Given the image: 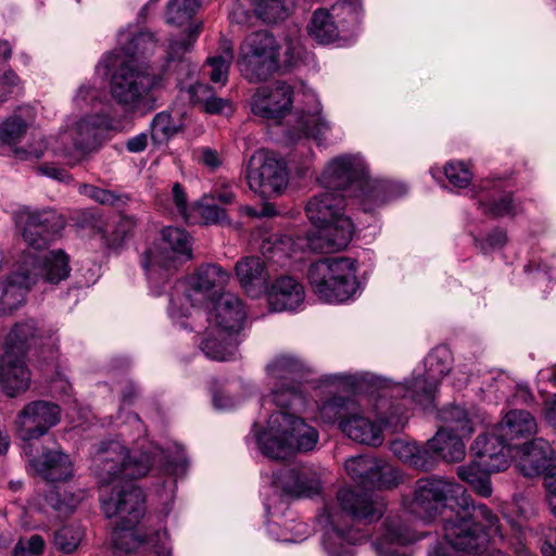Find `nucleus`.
Returning a JSON list of instances; mask_svg holds the SVG:
<instances>
[{
  "mask_svg": "<svg viewBox=\"0 0 556 556\" xmlns=\"http://www.w3.org/2000/svg\"><path fill=\"white\" fill-rule=\"evenodd\" d=\"M304 369V363L290 354L277 355L266 366L269 393L262 399V409L269 412L273 405L277 409L270 413L266 427L260 420L253 424L251 438L267 458L286 459L296 452H309L318 442L317 430L289 412L305 403L296 380Z\"/></svg>",
  "mask_w": 556,
  "mask_h": 556,
  "instance_id": "nucleus-1",
  "label": "nucleus"
},
{
  "mask_svg": "<svg viewBox=\"0 0 556 556\" xmlns=\"http://www.w3.org/2000/svg\"><path fill=\"white\" fill-rule=\"evenodd\" d=\"M17 223L23 227L25 242L35 252L24 253L20 270L0 279V317L23 306L31 286L39 282L58 285L71 271L68 256L62 250L39 253L64 227L56 213L25 208L18 213Z\"/></svg>",
  "mask_w": 556,
  "mask_h": 556,
  "instance_id": "nucleus-2",
  "label": "nucleus"
},
{
  "mask_svg": "<svg viewBox=\"0 0 556 556\" xmlns=\"http://www.w3.org/2000/svg\"><path fill=\"white\" fill-rule=\"evenodd\" d=\"M189 43L170 41L153 63L126 60L114 50L101 58L96 74L110 75V94L126 111L152 106L156 93L166 88L169 73L189 64Z\"/></svg>",
  "mask_w": 556,
  "mask_h": 556,
  "instance_id": "nucleus-3",
  "label": "nucleus"
},
{
  "mask_svg": "<svg viewBox=\"0 0 556 556\" xmlns=\"http://www.w3.org/2000/svg\"><path fill=\"white\" fill-rule=\"evenodd\" d=\"M154 466H161L173 476L182 475L187 459L182 454L172 459L162 448L130 452L117 440L102 442L93 456V469L100 483V496L103 489L118 491L126 485H135L130 480L146 476Z\"/></svg>",
  "mask_w": 556,
  "mask_h": 556,
  "instance_id": "nucleus-4",
  "label": "nucleus"
},
{
  "mask_svg": "<svg viewBox=\"0 0 556 556\" xmlns=\"http://www.w3.org/2000/svg\"><path fill=\"white\" fill-rule=\"evenodd\" d=\"M337 498L341 510L327 507L319 517L325 525L323 547L328 556H354V546L363 535L348 529L346 518L370 523L382 516L386 505L372 493H356L351 489L339 490Z\"/></svg>",
  "mask_w": 556,
  "mask_h": 556,
  "instance_id": "nucleus-5",
  "label": "nucleus"
},
{
  "mask_svg": "<svg viewBox=\"0 0 556 556\" xmlns=\"http://www.w3.org/2000/svg\"><path fill=\"white\" fill-rule=\"evenodd\" d=\"M301 52L296 36H287L280 42L266 30L254 31L241 43L237 66L248 81L258 83L275 72L291 67L300 59Z\"/></svg>",
  "mask_w": 556,
  "mask_h": 556,
  "instance_id": "nucleus-6",
  "label": "nucleus"
},
{
  "mask_svg": "<svg viewBox=\"0 0 556 556\" xmlns=\"http://www.w3.org/2000/svg\"><path fill=\"white\" fill-rule=\"evenodd\" d=\"M210 326L201 342V350L214 361H228L236 354L237 334L242 328L245 311L241 300L232 293H222L208 312Z\"/></svg>",
  "mask_w": 556,
  "mask_h": 556,
  "instance_id": "nucleus-7",
  "label": "nucleus"
},
{
  "mask_svg": "<svg viewBox=\"0 0 556 556\" xmlns=\"http://www.w3.org/2000/svg\"><path fill=\"white\" fill-rule=\"evenodd\" d=\"M452 355L446 346L433 349L425 359V369L413 371L412 380L405 383L393 382L388 378H379L383 389L391 392V396H402L425 408L432 405L438 382L450 371Z\"/></svg>",
  "mask_w": 556,
  "mask_h": 556,
  "instance_id": "nucleus-8",
  "label": "nucleus"
},
{
  "mask_svg": "<svg viewBox=\"0 0 556 556\" xmlns=\"http://www.w3.org/2000/svg\"><path fill=\"white\" fill-rule=\"evenodd\" d=\"M355 261L350 257L321 258L309 266L308 281L319 300L342 303L358 291Z\"/></svg>",
  "mask_w": 556,
  "mask_h": 556,
  "instance_id": "nucleus-9",
  "label": "nucleus"
},
{
  "mask_svg": "<svg viewBox=\"0 0 556 556\" xmlns=\"http://www.w3.org/2000/svg\"><path fill=\"white\" fill-rule=\"evenodd\" d=\"M191 258V241L186 230L178 227H165L157 245L146 251L141 263L152 289L167 281L178 266ZM156 295L160 290L154 291Z\"/></svg>",
  "mask_w": 556,
  "mask_h": 556,
  "instance_id": "nucleus-10",
  "label": "nucleus"
},
{
  "mask_svg": "<svg viewBox=\"0 0 556 556\" xmlns=\"http://www.w3.org/2000/svg\"><path fill=\"white\" fill-rule=\"evenodd\" d=\"M229 273L217 264L201 265L185 282H178L170 294L168 314L173 320L186 317L190 308L213 300L229 281Z\"/></svg>",
  "mask_w": 556,
  "mask_h": 556,
  "instance_id": "nucleus-11",
  "label": "nucleus"
},
{
  "mask_svg": "<svg viewBox=\"0 0 556 556\" xmlns=\"http://www.w3.org/2000/svg\"><path fill=\"white\" fill-rule=\"evenodd\" d=\"M465 489L453 480L442 477L419 479L413 495L404 501L407 513L430 522L444 510L451 511L465 498Z\"/></svg>",
  "mask_w": 556,
  "mask_h": 556,
  "instance_id": "nucleus-12",
  "label": "nucleus"
},
{
  "mask_svg": "<svg viewBox=\"0 0 556 556\" xmlns=\"http://www.w3.org/2000/svg\"><path fill=\"white\" fill-rule=\"evenodd\" d=\"M245 179L250 189L264 199L279 195L288 186L286 163L275 153L257 151L249 161Z\"/></svg>",
  "mask_w": 556,
  "mask_h": 556,
  "instance_id": "nucleus-13",
  "label": "nucleus"
},
{
  "mask_svg": "<svg viewBox=\"0 0 556 556\" xmlns=\"http://www.w3.org/2000/svg\"><path fill=\"white\" fill-rule=\"evenodd\" d=\"M366 170L367 166L361 156L339 155L328 162L318 181L324 189L353 199L366 178Z\"/></svg>",
  "mask_w": 556,
  "mask_h": 556,
  "instance_id": "nucleus-14",
  "label": "nucleus"
},
{
  "mask_svg": "<svg viewBox=\"0 0 556 556\" xmlns=\"http://www.w3.org/2000/svg\"><path fill=\"white\" fill-rule=\"evenodd\" d=\"M61 418L59 405L34 401L24 406L15 420L16 435L23 442L25 455H31L33 441L45 435Z\"/></svg>",
  "mask_w": 556,
  "mask_h": 556,
  "instance_id": "nucleus-15",
  "label": "nucleus"
},
{
  "mask_svg": "<svg viewBox=\"0 0 556 556\" xmlns=\"http://www.w3.org/2000/svg\"><path fill=\"white\" fill-rule=\"evenodd\" d=\"M357 18V5L348 0H340L329 11L316 10L307 25V31L319 43H330L339 38L345 39V25H355Z\"/></svg>",
  "mask_w": 556,
  "mask_h": 556,
  "instance_id": "nucleus-16",
  "label": "nucleus"
},
{
  "mask_svg": "<svg viewBox=\"0 0 556 556\" xmlns=\"http://www.w3.org/2000/svg\"><path fill=\"white\" fill-rule=\"evenodd\" d=\"M292 104L293 88L282 80L257 87L250 99V110L255 116L273 121L285 117Z\"/></svg>",
  "mask_w": 556,
  "mask_h": 556,
  "instance_id": "nucleus-17",
  "label": "nucleus"
},
{
  "mask_svg": "<svg viewBox=\"0 0 556 556\" xmlns=\"http://www.w3.org/2000/svg\"><path fill=\"white\" fill-rule=\"evenodd\" d=\"M110 118L105 114L96 113L84 115L74 122L61 135V141H71L73 149L79 154L74 160H68L72 166L79 162L80 156L93 151L100 144L101 134L109 127Z\"/></svg>",
  "mask_w": 556,
  "mask_h": 556,
  "instance_id": "nucleus-18",
  "label": "nucleus"
},
{
  "mask_svg": "<svg viewBox=\"0 0 556 556\" xmlns=\"http://www.w3.org/2000/svg\"><path fill=\"white\" fill-rule=\"evenodd\" d=\"M315 227L316 229L307 237L308 245L312 250L321 253L344 250L355 232V225L346 213Z\"/></svg>",
  "mask_w": 556,
  "mask_h": 556,
  "instance_id": "nucleus-19",
  "label": "nucleus"
},
{
  "mask_svg": "<svg viewBox=\"0 0 556 556\" xmlns=\"http://www.w3.org/2000/svg\"><path fill=\"white\" fill-rule=\"evenodd\" d=\"M383 528L381 536L372 543L378 556H410L408 545L422 538L401 516L389 517Z\"/></svg>",
  "mask_w": 556,
  "mask_h": 556,
  "instance_id": "nucleus-20",
  "label": "nucleus"
},
{
  "mask_svg": "<svg viewBox=\"0 0 556 556\" xmlns=\"http://www.w3.org/2000/svg\"><path fill=\"white\" fill-rule=\"evenodd\" d=\"M511 450V444L500 435L495 427L488 433L478 435L471 445L473 457L480 460V465L496 471L508 468Z\"/></svg>",
  "mask_w": 556,
  "mask_h": 556,
  "instance_id": "nucleus-21",
  "label": "nucleus"
},
{
  "mask_svg": "<svg viewBox=\"0 0 556 556\" xmlns=\"http://www.w3.org/2000/svg\"><path fill=\"white\" fill-rule=\"evenodd\" d=\"M275 484L291 496H313L321 490L319 472L312 466L299 465L281 469L275 476Z\"/></svg>",
  "mask_w": 556,
  "mask_h": 556,
  "instance_id": "nucleus-22",
  "label": "nucleus"
},
{
  "mask_svg": "<svg viewBox=\"0 0 556 556\" xmlns=\"http://www.w3.org/2000/svg\"><path fill=\"white\" fill-rule=\"evenodd\" d=\"M30 380L25 355L8 350L0 352V384L5 395L14 397L26 392Z\"/></svg>",
  "mask_w": 556,
  "mask_h": 556,
  "instance_id": "nucleus-23",
  "label": "nucleus"
},
{
  "mask_svg": "<svg viewBox=\"0 0 556 556\" xmlns=\"http://www.w3.org/2000/svg\"><path fill=\"white\" fill-rule=\"evenodd\" d=\"M403 192L402 186L383 179H372L366 170V178L356 191V197L349 200L351 205H357L364 212H372Z\"/></svg>",
  "mask_w": 556,
  "mask_h": 556,
  "instance_id": "nucleus-24",
  "label": "nucleus"
},
{
  "mask_svg": "<svg viewBox=\"0 0 556 556\" xmlns=\"http://www.w3.org/2000/svg\"><path fill=\"white\" fill-rule=\"evenodd\" d=\"M517 453L519 454L517 467L525 477L540 476L544 472H548L553 467V448L551 444L542 438L517 447Z\"/></svg>",
  "mask_w": 556,
  "mask_h": 556,
  "instance_id": "nucleus-25",
  "label": "nucleus"
},
{
  "mask_svg": "<svg viewBox=\"0 0 556 556\" xmlns=\"http://www.w3.org/2000/svg\"><path fill=\"white\" fill-rule=\"evenodd\" d=\"M200 0H169L167 3L166 22L184 28L180 36H172L167 39L170 41L186 42L189 41L190 49L197 40L200 26L191 22L197 9L200 8Z\"/></svg>",
  "mask_w": 556,
  "mask_h": 556,
  "instance_id": "nucleus-26",
  "label": "nucleus"
},
{
  "mask_svg": "<svg viewBox=\"0 0 556 556\" xmlns=\"http://www.w3.org/2000/svg\"><path fill=\"white\" fill-rule=\"evenodd\" d=\"M28 456L30 467L47 481L67 480L74 473L70 456L60 448H45L39 457Z\"/></svg>",
  "mask_w": 556,
  "mask_h": 556,
  "instance_id": "nucleus-27",
  "label": "nucleus"
},
{
  "mask_svg": "<svg viewBox=\"0 0 556 556\" xmlns=\"http://www.w3.org/2000/svg\"><path fill=\"white\" fill-rule=\"evenodd\" d=\"M349 205L348 197L325 189L307 201L305 212L311 223L317 226L345 214Z\"/></svg>",
  "mask_w": 556,
  "mask_h": 556,
  "instance_id": "nucleus-28",
  "label": "nucleus"
},
{
  "mask_svg": "<svg viewBox=\"0 0 556 556\" xmlns=\"http://www.w3.org/2000/svg\"><path fill=\"white\" fill-rule=\"evenodd\" d=\"M304 300V287L291 276H280L268 291V305L274 312L296 311Z\"/></svg>",
  "mask_w": 556,
  "mask_h": 556,
  "instance_id": "nucleus-29",
  "label": "nucleus"
},
{
  "mask_svg": "<svg viewBox=\"0 0 556 556\" xmlns=\"http://www.w3.org/2000/svg\"><path fill=\"white\" fill-rule=\"evenodd\" d=\"M118 48L116 49L121 54L124 52L128 60L137 62L151 63L150 60L155 55L160 49V40L155 34L149 30L132 34L128 30H121L117 37Z\"/></svg>",
  "mask_w": 556,
  "mask_h": 556,
  "instance_id": "nucleus-30",
  "label": "nucleus"
},
{
  "mask_svg": "<svg viewBox=\"0 0 556 556\" xmlns=\"http://www.w3.org/2000/svg\"><path fill=\"white\" fill-rule=\"evenodd\" d=\"M340 430L361 444L379 446L383 442L381 424L363 416L356 407L348 418L340 421Z\"/></svg>",
  "mask_w": 556,
  "mask_h": 556,
  "instance_id": "nucleus-31",
  "label": "nucleus"
},
{
  "mask_svg": "<svg viewBox=\"0 0 556 556\" xmlns=\"http://www.w3.org/2000/svg\"><path fill=\"white\" fill-rule=\"evenodd\" d=\"M479 207L486 215L502 217L514 215L516 205L509 192H504L500 181H482L477 194Z\"/></svg>",
  "mask_w": 556,
  "mask_h": 556,
  "instance_id": "nucleus-32",
  "label": "nucleus"
},
{
  "mask_svg": "<svg viewBox=\"0 0 556 556\" xmlns=\"http://www.w3.org/2000/svg\"><path fill=\"white\" fill-rule=\"evenodd\" d=\"M235 270L241 287L251 296H257L267 286L269 268L260 257H242L237 262Z\"/></svg>",
  "mask_w": 556,
  "mask_h": 556,
  "instance_id": "nucleus-33",
  "label": "nucleus"
},
{
  "mask_svg": "<svg viewBox=\"0 0 556 556\" xmlns=\"http://www.w3.org/2000/svg\"><path fill=\"white\" fill-rule=\"evenodd\" d=\"M307 108L298 119V127L305 137L313 138L318 143L327 140L331 131V123L321 114V105L314 92L306 94Z\"/></svg>",
  "mask_w": 556,
  "mask_h": 556,
  "instance_id": "nucleus-34",
  "label": "nucleus"
},
{
  "mask_svg": "<svg viewBox=\"0 0 556 556\" xmlns=\"http://www.w3.org/2000/svg\"><path fill=\"white\" fill-rule=\"evenodd\" d=\"M348 475L358 484H379L381 476L387 473L390 468L375 457L359 455L349 458L345 462Z\"/></svg>",
  "mask_w": 556,
  "mask_h": 556,
  "instance_id": "nucleus-35",
  "label": "nucleus"
},
{
  "mask_svg": "<svg viewBox=\"0 0 556 556\" xmlns=\"http://www.w3.org/2000/svg\"><path fill=\"white\" fill-rule=\"evenodd\" d=\"M495 428L500 435L510 443L516 439L528 438L534 434L536 432V421L527 410L511 409Z\"/></svg>",
  "mask_w": 556,
  "mask_h": 556,
  "instance_id": "nucleus-36",
  "label": "nucleus"
},
{
  "mask_svg": "<svg viewBox=\"0 0 556 556\" xmlns=\"http://www.w3.org/2000/svg\"><path fill=\"white\" fill-rule=\"evenodd\" d=\"M38 334L39 329L35 320L16 323L8 333L0 332V352L8 350L25 355V351L37 340Z\"/></svg>",
  "mask_w": 556,
  "mask_h": 556,
  "instance_id": "nucleus-37",
  "label": "nucleus"
},
{
  "mask_svg": "<svg viewBox=\"0 0 556 556\" xmlns=\"http://www.w3.org/2000/svg\"><path fill=\"white\" fill-rule=\"evenodd\" d=\"M464 438L445 431H437L435 435L429 440V446L437 452L439 458L447 463L462 462L466 455Z\"/></svg>",
  "mask_w": 556,
  "mask_h": 556,
  "instance_id": "nucleus-38",
  "label": "nucleus"
},
{
  "mask_svg": "<svg viewBox=\"0 0 556 556\" xmlns=\"http://www.w3.org/2000/svg\"><path fill=\"white\" fill-rule=\"evenodd\" d=\"M497 472L496 470H488L485 466L480 465V460L476 457L468 464L457 468L459 479L468 483L475 492L483 497L492 494L490 475Z\"/></svg>",
  "mask_w": 556,
  "mask_h": 556,
  "instance_id": "nucleus-39",
  "label": "nucleus"
},
{
  "mask_svg": "<svg viewBox=\"0 0 556 556\" xmlns=\"http://www.w3.org/2000/svg\"><path fill=\"white\" fill-rule=\"evenodd\" d=\"M34 115L31 109H18L0 126V141L7 144L18 142L26 134Z\"/></svg>",
  "mask_w": 556,
  "mask_h": 556,
  "instance_id": "nucleus-40",
  "label": "nucleus"
},
{
  "mask_svg": "<svg viewBox=\"0 0 556 556\" xmlns=\"http://www.w3.org/2000/svg\"><path fill=\"white\" fill-rule=\"evenodd\" d=\"M442 426L438 431L469 437L473 432L472 421L468 413L460 406H448L443 408L440 414Z\"/></svg>",
  "mask_w": 556,
  "mask_h": 556,
  "instance_id": "nucleus-41",
  "label": "nucleus"
},
{
  "mask_svg": "<svg viewBox=\"0 0 556 556\" xmlns=\"http://www.w3.org/2000/svg\"><path fill=\"white\" fill-rule=\"evenodd\" d=\"M261 251L269 263H277L280 267H285L289 265L293 241L288 236H271L263 240Z\"/></svg>",
  "mask_w": 556,
  "mask_h": 556,
  "instance_id": "nucleus-42",
  "label": "nucleus"
},
{
  "mask_svg": "<svg viewBox=\"0 0 556 556\" xmlns=\"http://www.w3.org/2000/svg\"><path fill=\"white\" fill-rule=\"evenodd\" d=\"M354 408L353 402L342 396H332L318 406L319 417L324 422H338L339 426L340 421L348 418Z\"/></svg>",
  "mask_w": 556,
  "mask_h": 556,
  "instance_id": "nucleus-43",
  "label": "nucleus"
},
{
  "mask_svg": "<svg viewBox=\"0 0 556 556\" xmlns=\"http://www.w3.org/2000/svg\"><path fill=\"white\" fill-rule=\"evenodd\" d=\"M232 60L233 51L228 43L223 47V51L219 54L207 58L206 66L210 67L207 75L212 83L220 84L222 86L226 85Z\"/></svg>",
  "mask_w": 556,
  "mask_h": 556,
  "instance_id": "nucleus-44",
  "label": "nucleus"
},
{
  "mask_svg": "<svg viewBox=\"0 0 556 556\" xmlns=\"http://www.w3.org/2000/svg\"><path fill=\"white\" fill-rule=\"evenodd\" d=\"M181 128V123L175 121L168 112H161L151 122V138L156 143L167 141Z\"/></svg>",
  "mask_w": 556,
  "mask_h": 556,
  "instance_id": "nucleus-45",
  "label": "nucleus"
},
{
  "mask_svg": "<svg viewBox=\"0 0 556 556\" xmlns=\"http://www.w3.org/2000/svg\"><path fill=\"white\" fill-rule=\"evenodd\" d=\"M80 500V494H74L61 486H54L46 494V502L48 505L63 515L72 513Z\"/></svg>",
  "mask_w": 556,
  "mask_h": 556,
  "instance_id": "nucleus-46",
  "label": "nucleus"
},
{
  "mask_svg": "<svg viewBox=\"0 0 556 556\" xmlns=\"http://www.w3.org/2000/svg\"><path fill=\"white\" fill-rule=\"evenodd\" d=\"M254 12L265 23H277L288 14L286 0H252Z\"/></svg>",
  "mask_w": 556,
  "mask_h": 556,
  "instance_id": "nucleus-47",
  "label": "nucleus"
},
{
  "mask_svg": "<svg viewBox=\"0 0 556 556\" xmlns=\"http://www.w3.org/2000/svg\"><path fill=\"white\" fill-rule=\"evenodd\" d=\"M83 539V530L78 526H64L54 533L55 547L70 554L77 549Z\"/></svg>",
  "mask_w": 556,
  "mask_h": 556,
  "instance_id": "nucleus-48",
  "label": "nucleus"
},
{
  "mask_svg": "<svg viewBox=\"0 0 556 556\" xmlns=\"http://www.w3.org/2000/svg\"><path fill=\"white\" fill-rule=\"evenodd\" d=\"M444 175L453 188L463 189L470 185L472 173L462 161H451L444 166Z\"/></svg>",
  "mask_w": 556,
  "mask_h": 556,
  "instance_id": "nucleus-49",
  "label": "nucleus"
},
{
  "mask_svg": "<svg viewBox=\"0 0 556 556\" xmlns=\"http://www.w3.org/2000/svg\"><path fill=\"white\" fill-rule=\"evenodd\" d=\"M46 542L39 534L21 538L13 548V556H39L45 552Z\"/></svg>",
  "mask_w": 556,
  "mask_h": 556,
  "instance_id": "nucleus-50",
  "label": "nucleus"
},
{
  "mask_svg": "<svg viewBox=\"0 0 556 556\" xmlns=\"http://www.w3.org/2000/svg\"><path fill=\"white\" fill-rule=\"evenodd\" d=\"M136 395H137L136 387L131 382H128L127 386L125 387V390L123 391V394H122V407L118 412L117 418L123 419V422L130 424L137 430V432L140 433V432L144 431V427H143V424L140 420L139 416L134 413H128L125 418L123 416L124 415L123 410H124L125 406L130 405Z\"/></svg>",
  "mask_w": 556,
  "mask_h": 556,
  "instance_id": "nucleus-51",
  "label": "nucleus"
},
{
  "mask_svg": "<svg viewBox=\"0 0 556 556\" xmlns=\"http://www.w3.org/2000/svg\"><path fill=\"white\" fill-rule=\"evenodd\" d=\"M381 414V424L386 427H391L394 431L402 429L407 420L406 406L404 403H391Z\"/></svg>",
  "mask_w": 556,
  "mask_h": 556,
  "instance_id": "nucleus-52",
  "label": "nucleus"
},
{
  "mask_svg": "<svg viewBox=\"0 0 556 556\" xmlns=\"http://www.w3.org/2000/svg\"><path fill=\"white\" fill-rule=\"evenodd\" d=\"M102 91L99 88L90 83H86L78 87L73 101L79 109L87 106L94 108L96 104L100 101Z\"/></svg>",
  "mask_w": 556,
  "mask_h": 556,
  "instance_id": "nucleus-53",
  "label": "nucleus"
},
{
  "mask_svg": "<svg viewBox=\"0 0 556 556\" xmlns=\"http://www.w3.org/2000/svg\"><path fill=\"white\" fill-rule=\"evenodd\" d=\"M79 192L80 194H84L103 205H114L121 200V195L116 192L102 189L93 185H81L79 187Z\"/></svg>",
  "mask_w": 556,
  "mask_h": 556,
  "instance_id": "nucleus-54",
  "label": "nucleus"
},
{
  "mask_svg": "<svg viewBox=\"0 0 556 556\" xmlns=\"http://www.w3.org/2000/svg\"><path fill=\"white\" fill-rule=\"evenodd\" d=\"M437 452L429 446V441L424 447L416 446V453H414V459L410 467L419 470L428 471L434 468L438 460Z\"/></svg>",
  "mask_w": 556,
  "mask_h": 556,
  "instance_id": "nucleus-55",
  "label": "nucleus"
},
{
  "mask_svg": "<svg viewBox=\"0 0 556 556\" xmlns=\"http://www.w3.org/2000/svg\"><path fill=\"white\" fill-rule=\"evenodd\" d=\"M506 242L507 236L503 229H494L484 239H476V243L485 254L502 249Z\"/></svg>",
  "mask_w": 556,
  "mask_h": 556,
  "instance_id": "nucleus-56",
  "label": "nucleus"
},
{
  "mask_svg": "<svg viewBox=\"0 0 556 556\" xmlns=\"http://www.w3.org/2000/svg\"><path fill=\"white\" fill-rule=\"evenodd\" d=\"M416 443L408 442L403 439L393 440L390 444V450L403 463L412 466L414 453H416Z\"/></svg>",
  "mask_w": 556,
  "mask_h": 556,
  "instance_id": "nucleus-57",
  "label": "nucleus"
},
{
  "mask_svg": "<svg viewBox=\"0 0 556 556\" xmlns=\"http://www.w3.org/2000/svg\"><path fill=\"white\" fill-rule=\"evenodd\" d=\"M0 88L4 94V98L2 99V101H4L8 96L18 94L21 92V80L14 72L8 70L0 78Z\"/></svg>",
  "mask_w": 556,
  "mask_h": 556,
  "instance_id": "nucleus-58",
  "label": "nucleus"
},
{
  "mask_svg": "<svg viewBox=\"0 0 556 556\" xmlns=\"http://www.w3.org/2000/svg\"><path fill=\"white\" fill-rule=\"evenodd\" d=\"M172 199L177 214L185 220H189L187 194L178 182L172 188Z\"/></svg>",
  "mask_w": 556,
  "mask_h": 556,
  "instance_id": "nucleus-59",
  "label": "nucleus"
},
{
  "mask_svg": "<svg viewBox=\"0 0 556 556\" xmlns=\"http://www.w3.org/2000/svg\"><path fill=\"white\" fill-rule=\"evenodd\" d=\"M47 149V143L42 138H39L35 143L28 148L15 149V155L21 160H38L40 159Z\"/></svg>",
  "mask_w": 556,
  "mask_h": 556,
  "instance_id": "nucleus-60",
  "label": "nucleus"
},
{
  "mask_svg": "<svg viewBox=\"0 0 556 556\" xmlns=\"http://www.w3.org/2000/svg\"><path fill=\"white\" fill-rule=\"evenodd\" d=\"M214 93L213 89L202 83H197L188 88L189 99L193 104L203 106L208 98Z\"/></svg>",
  "mask_w": 556,
  "mask_h": 556,
  "instance_id": "nucleus-61",
  "label": "nucleus"
},
{
  "mask_svg": "<svg viewBox=\"0 0 556 556\" xmlns=\"http://www.w3.org/2000/svg\"><path fill=\"white\" fill-rule=\"evenodd\" d=\"M199 210L206 224L222 223L227 218L226 211L215 204H202Z\"/></svg>",
  "mask_w": 556,
  "mask_h": 556,
  "instance_id": "nucleus-62",
  "label": "nucleus"
},
{
  "mask_svg": "<svg viewBox=\"0 0 556 556\" xmlns=\"http://www.w3.org/2000/svg\"><path fill=\"white\" fill-rule=\"evenodd\" d=\"M202 108L210 114H220L231 111L230 101L218 98L214 93L208 98L207 102H205Z\"/></svg>",
  "mask_w": 556,
  "mask_h": 556,
  "instance_id": "nucleus-63",
  "label": "nucleus"
},
{
  "mask_svg": "<svg viewBox=\"0 0 556 556\" xmlns=\"http://www.w3.org/2000/svg\"><path fill=\"white\" fill-rule=\"evenodd\" d=\"M37 173L55 179L62 182H68L72 180L71 175L63 168L56 167L53 164H42L37 167Z\"/></svg>",
  "mask_w": 556,
  "mask_h": 556,
  "instance_id": "nucleus-64",
  "label": "nucleus"
}]
</instances>
